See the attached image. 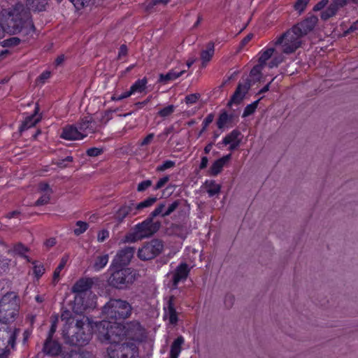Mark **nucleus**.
Instances as JSON below:
<instances>
[{
    "instance_id": "1",
    "label": "nucleus",
    "mask_w": 358,
    "mask_h": 358,
    "mask_svg": "<svg viewBox=\"0 0 358 358\" xmlns=\"http://www.w3.org/2000/svg\"><path fill=\"white\" fill-rule=\"evenodd\" d=\"M98 337L102 343H110L107 348L108 358H134L136 343L142 340L144 330L138 322L125 325L102 320L96 324Z\"/></svg>"
},
{
    "instance_id": "2",
    "label": "nucleus",
    "mask_w": 358,
    "mask_h": 358,
    "mask_svg": "<svg viewBox=\"0 0 358 358\" xmlns=\"http://www.w3.org/2000/svg\"><path fill=\"white\" fill-rule=\"evenodd\" d=\"M20 299L15 292L5 294L0 300V348L7 343L12 348L20 330L9 327L7 323L13 321L18 313Z\"/></svg>"
},
{
    "instance_id": "3",
    "label": "nucleus",
    "mask_w": 358,
    "mask_h": 358,
    "mask_svg": "<svg viewBox=\"0 0 358 358\" xmlns=\"http://www.w3.org/2000/svg\"><path fill=\"white\" fill-rule=\"evenodd\" d=\"M0 19L9 33H22L24 36H28L34 32V26L29 13L22 4L3 9L1 12Z\"/></svg>"
},
{
    "instance_id": "4",
    "label": "nucleus",
    "mask_w": 358,
    "mask_h": 358,
    "mask_svg": "<svg viewBox=\"0 0 358 358\" xmlns=\"http://www.w3.org/2000/svg\"><path fill=\"white\" fill-rule=\"evenodd\" d=\"M69 338V342L73 345H87L92 338V327L89 319L83 316L77 319L66 333Z\"/></svg>"
},
{
    "instance_id": "5",
    "label": "nucleus",
    "mask_w": 358,
    "mask_h": 358,
    "mask_svg": "<svg viewBox=\"0 0 358 358\" xmlns=\"http://www.w3.org/2000/svg\"><path fill=\"white\" fill-rule=\"evenodd\" d=\"M132 307L127 301L122 299H110L103 308V314L106 319L113 320L114 322L108 321L110 325L115 323L122 325L117 321L126 319L131 315ZM106 321V320H104Z\"/></svg>"
},
{
    "instance_id": "6",
    "label": "nucleus",
    "mask_w": 358,
    "mask_h": 358,
    "mask_svg": "<svg viewBox=\"0 0 358 358\" xmlns=\"http://www.w3.org/2000/svg\"><path fill=\"white\" fill-rule=\"evenodd\" d=\"M111 266V274L108 280V284L119 289H124L131 285L137 279V272L131 268H125L117 269Z\"/></svg>"
},
{
    "instance_id": "7",
    "label": "nucleus",
    "mask_w": 358,
    "mask_h": 358,
    "mask_svg": "<svg viewBox=\"0 0 358 358\" xmlns=\"http://www.w3.org/2000/svg\"><path fill=\"white\" fill-rule=\"evenodd\" d=\"M159 228V223L153 222L150 217L142 223L136 225L133 232L125 236V242L134 243L143 238L149 237L155 233Z\"/></svg>"
},
{
    "instance_id": "8",
    "label": "nucleus",
    "mask_w": 358,
    "mask_h": 358,
    "mask_svg": "<svg viewBox=\"0 0 358 358\" xmlns=\"http://www.w3.org/2000/svg\"><path fill=\"white\" fill-rule=\"evenodd\" d=\"M302 36L292 27L280 36L275 42V45L281 46L283 53L291 54L295 52L301 45Z\"/></svg>"
},
{
    "instance_id": "9",
    "label": "nucleus",
    "mask_w": 358,
    "mask_h": 358,
    "mask_svg": "<svg viewBox=\"0 0 358 358\" xmlns=\"http://www.w3.org/2000/svg\"><path fill=\"white\" fill-rule=\"evenodd\" d=\"M164 245L161 241L153 239L145 243L138 249V257L141 260H150L159 255L163 250Z\"/></svg>"
},
{
    "instance_id": "10",
    "label": "nucleus",
    "mask_w": 358,
    "mask_h": 358,
    "mask_svg": "<svg viewBox=\"0 0 358 358\" xmlns=\"http://www.w3.org/2000/svg\"><path fill=\"white\" fill-rule=\"evenodd\" d=\"M134 251L132 247H126L119 250L113 260V268L127 265L132 259Z\"/></svg>"
},
{
    "instance_id": "11",
    "label": "nucleus",
    "mask_w": 358,
    "mask_h": 358,
    "mask_svg": "<svg viewBox=\"0 0 358 358\" xmlns=\"http://www.w3.org/2000/svg\"><path fill=\"white\" fill-rule=\"evenodd\" d=\"M164 309V318L168 320L171 324H176L178 321V313L176 311L175 297L173 296H170Z\"/></svg>"
},
{
    "instance_id": "12",
    "label": "nucleus",
    "mask_w": 358,
    "mask_h": 358,
    "mask_svg": "<svg viewBox=\"0 0 358 358\" xmlns=\"http://www.w3.org/2000/svg\"><path fill=\"white\" fill-rule=\"evenodd\" d=\"M317 22V17L312 15L306 18L303 21L294 25L293 27L295 29L296 31L299 32V34L303 37V36L306 35L309 31L313 29Z\"/></svg>"
},
{
    "instance_id": "13",
    "label": "nucleus",
    "mask_w": 358,
    "mask_h": 358,
    "mask_svg": "<svg viewBox=\"0 0 358 358\" xmlns=\"http://www.w3.org/2000/svg\"><path fill=\"white\" fill-rule=\"evenodd\" d=\"M190 268L186 263L180 264L173 274V285L176 287L178 282L185 280L187 278Z\"/></svg>"
},
{
    "instance_id": "14",
    "label": "nucleus",
    "mask_w": 358,
    "mask_h": 358,
    "mask_svg": "<svg viewBox=\"0 0 358 358\" xmlns=\"http://www.w3.org/2000/svg\"><path fill=\"white\" fill-rule=\"evenodd\" d=\"M137 210L135 208V203L130 202L122 206L115 213V219L118 222H122L128 215H135Z\"/></svg>"
},
{
    "instance_id": "15",
    "label": "nucleus",
    "mask_w": 358,
    "mask_h": 358,
    "mask_svg": "<svg viewBox=\"0 0 358 358\" xmlns=\"http://www.w3.org/2000/svg\"><path fill=\"white\" fill-rule=\"evenodd\" d=\"M240 135L241 133L238 131L233 130L224 138L222 143L225 145H229V150H234L236 149L240 145Z\"/></svg>"
},
{
    "instance_id": "16",
    "label": "nucleus",
    "mask_w": 358,
    "mask_h": 358,
    "mask_svg": "<svg viewBox=\"0 0 358 358\" xmlns=\"http://www.w3.org/2000/svg\"><path fill=\"white\" fill-rule=\"evenodd\" d=\"M61 137L68 141H76L83 139L81 133L79 132L77 127L69 125L63 129Z\"/></svg>"
},
{
    "instance_id": "17",
    "label": "nucleus",
    "mask_w": 358,
    "mask_h": 358,
    "mask_svg": "<svg viewBox=\"0 0 358 358\" xmlns=\"http://www.w3.org/2000/svg\"><path fill=\"white\" fill-rule=\"evenodd\" d=\"M93 284L90 278H80L73 286L72 292L77 294H81L90 289Z\"/></svg>"
},
{
    "instance_id": "18",
    "label": "nucleus",
    "mask_w": 358,
    "mask_h": 358,
    "mask_svg": "<svg viewBox=\"0 0 358 358\" xmlns=\"http://www.w3.org/2000/svg\"><path fill=\"white\" fill-rule=\"evenodd\" d=\"M230 157L231 155H228L215 161L210 168L209 174L214 176L218 175L222 171L225 164L229 160Z\"/></svg>"
},
{
    "instance_id": "19",
    "label": "nucleus",
    "mask_w": 358,
    "mask_h": 358,
    "mask_svg": "<svg viewBox=\"0 0 358 358\" xmlns=\"http://www.w3.org/2000/svg\"><path fill=\"white\" fill-rule=\"evenodd\" d=\"M186 71L181 69L180 71L176 70V68L170 70L166 74H160L159 77V82L163 84H166L169 81L174 80L185 73Z\"/></svg>"
},
{
    "instance_id": "20",
    "label": "nucleus",
    "mask_w": 358,
    "mask_h": 358,
    "mask_svg": "<svg viewBox=\"0 0 358 358\" xmlns=\"http://www.w3.org/2000/svg\"><path fill=\"white\" fill-rule=\"evenodd\" d=\"M250 87V84L246 83L243 85L239 84L236 92L231 99V103H238L244 97Z\"/></svg>"
},
{
    "instance_id": "21",
    "label": "nucleus",
    "mask_w": 358,
    "mask_h": 358,
    "mask_svg": "<svg viewBox=\"0 0 358 358\" xmlns=\"http://www.w3.org/2000/svg\"><path fill=\"white\" fill-rule=\"evenodd\" d=\"M38 108L36 106L35 108V113L31 116H28L24 120L22 124L20 127V131H24L27 129L31 127H34L36 123H38L41 117L38 115Z\"/></svg>"
},
{
    "instance_id": "22",
    "label": "nucleus",
    "mask_w": 358,
    "mask_h": 358,
    "mask_svg": "<svg viewBox=\"0 0 358 358\" xmlns=\"http://www.w3.org/2000/svg\"><path fill=\"white\" fill-rule=\"evenodd\" d=\"M60 345L58 343L52 341V339H47L44 347L43 351L48 355H57L60 352Z\"/></svg>"
},
{
    "instance_id": "23",
    "label": "nucleus",
    "mask_w": 358,
    "mask_h": 358,
    "mask_svg": "<svg viewBox=\"0 0 358 358\" xmlns=\"http://www.w3.org/2000/svg\"><path fill=\"white\" fill-rule=\"evenodd\" d=\"M185 340L182 336L178 337L171 344L170 350V358H178L181 351L182 345Z\"/></svg>"
},
{
    "instance_id": "24",
    "label": "nucleus",
    "mask_w": 358,
    "mask_h": 358,
    "mask_svg": "<svg viewBox=\"0 0 358 358\" xmlns=\"http://www.w3.org/2000/svg\"><path fill=\"white\" fill-rule=\"evenodd\" d=\"M203 187L210 197L219 194L221 189V185L217 183L215 180H206L203 184Z\"/></svg>"
},
{
    "instance_id": "25",
    "label": "nucleus",
    "mask_w": 358,
    "mask_h": 358,
    "mask_svg": "<svg viewBox=\"0 0 358 358\" xmlns=\"http://www.w3.org/2000/svg\"><path fill=\"white\" fill-rule=\"evenodd\" d=\"M215 52V47L213 43H209L207 45L206 49L201 52V59L202 61V66L205 67L208 62L212 59Z\"/></svg>"
},
{
    "instance_id": "26",
    "label": "nucleus",
    "mask_w": 358,
    "mask_h": 358,
    "mask_svg": "<svg viewBox=\"0 0 358 358\" xmlns=\"http://www.w3.org/2000/svg\"><path fill=\"white\" fill-rule=\"evenodd\" d=\"M83 138L86 137L88 134H92L94 131V128L92 126V122L88 119L83 120L77 127Z\"/></svg>"
},
{
    "instance_id": "27",
    "label": "nucleus",
    "mask_w": 358,
    "mask_h": 358,
    "mask_svg": "<svg viewBox=\"0 0 358 358\" xmlns=\"http://www.w3.org/2000/svg\"><path fill=\"white\" fill-rule=\"evenodd\" d=\"M147 83L146 78L137 80L130 87L132 94L144 92L147 87Z\"/></svg>"
},
{
    "instance_id": "28",
    "label": "nucleus",
    "mask_w": 358,
    "mask_h": 358,
    "mask_svg": "<svg viewBox=\"0 0 358 358\" xmlns=\"http://www.w3.org/2000/svg\"><path fill=\"white\" fill-rule=\"evenodd\" d=\"M47 4L48 0H27V6L34 10H43Z\"/></svg>"
},
{
    "instance_id": "29",
    "label": "nucleus",
    "mask_w": 358,
    "mask_h": 358,
    "mask_svg": "<svg viewBox=\"0 0 358 358\" xmlns=\"http://www.w3.org/2000/svg\"><path fill=\"white\" fill-rule=\"evenodd\" d=\"M274 52V48H268L259 53V62L263 67L266 64V62L272 57Z\"/></svg>"
},
{
    "instance_id": "30",
    "label": "nucleus",
    "mask_w": 358,
    "mask_h": 358,
    "mask_svg": "<svg viewBox=\"0 0 358 358\" xmlns=\"http://www.w3.org/2000/svg\"><path fill=\"white\" fill-rule=\"evenodd\" d=\"M157 199L155 197H149L145 200L143 201L142 202H140L138 204H135V208L136 210H137V214L142 209L151 206L152 204L155 203Z\"/></svg>"
},
{
    "instance_id": "31",
    "label": "nucleus",
    "mask_w": 358,
    "mask_h": 358,
    "mask_svg": "<svg viewBox=\"0 0 358 358\" xmlns=\"http://www.w3.org/2000/svg\"><path fill=\"white\" fill-rule=\"evenodd\" d=\"M108 262V255L98 257L94 262V269L96 271L101 270L107 264Z\"/></svg>"
},
{
    "instance_id": "32",
    "label": "nucleus",
    "mask_w": 358,
    "mask_h": 358,
    "mask_svg": "<svg viewBox=\"0 0 358 358\" xmlns=\"http://www.w3.org/2000/svg\"><path fill=\"white\" fill-rule=\"evenodd\" d=\"M230 121L231 117L226 112H223L217 120V125L219 129H223Z\"/></svg>"
},
{
    "instance_id": "33",
    "label": "nucleus",
    "mask_w": 358,
    "mask_h": 358,
    "mask_svg": "<svg viewBox=\"0 0 358 358\" xmlns=\"http://www.w3.org/2000/svg\"><path fill=\"white\" fill-rule=\"evenodd\" d=\"M76 228L74 229L73 232L76 236L83 234L89 227L87 222L83 221H78L76 223Z\"/></svg>"
},
{
    "instance_id": "34",
    "label": "nucleus",
    "mask_w": 358,
    "mask_h": 358,
    "mask_svg": "<svg viewBox=\"0 0 358 358\" xmlns=\"http://www.w3.org/2000/svg\"><path fill=\"white\" fill-rule=\"evenodd\" d=\"M67 262V258L66 257H63L59 263V264L58 265V266L56 268V269L54 271V273H53V280L55 282H57L59 280V274H60V272L62 271V270L64 268Z\"/></svg>"
},
{
    "instance_id": "35",
    "label": "nucleus",
    "mask_w": 358,
    "mask_h": 358,
    "mask_svg": "<svg viewBox=\"0 0 358 358\" xmlns=\"http://www.w3.org/2000/svg\"><path fill=\"white\" fill-rule=\"evenodd\" d=\"M166 210V204L165 203H159L155 209L151 213L150 216L151 217H154L158 215H160L162 217L164 216V211Z\"/></svg>"
},
{
    "instance_id": "36",
    "label": "nucleus",
    "mask_w": 358,
    "mask_h": 358,
    "mask_svg": "<svg viewBox=\"0 0 358 358\" xmlns=\"http://www.w3.org/2000/svg\"><path fill=\"white\" fill-rule=\"evenodd\" d=\"M176 166V162L171 160H166L156 169L157 171L162 172L166 169H172Z\"/></svg>"
},
{
    "instance_id": "37",
    "label": "nucleus",
    "mask_w": 358,
    "mask_h": 358,
    "mask_svg": "<svg viewBox=\"0 0 358 358\" xmlns=\"http://www.w3.org/2000/svg\"><path fill=\"white\" fill-rule=\"evenodd\" d=\"M337 13V10L331 5L321 13L322 19L326 20L331 17L334 16Z\"/></svg>"
},
{
    "instance_id": "38",
    "label": "nucleus",
    "mask_w": 358,
    "mask_h": 358,
    "mask_svg": "<svg viewBox=\"0 0 358 358\" xmlns=\"http://www.w3.org/2000/svg\"><path fill=\"white\" fill-rule=\"evenodd\" d=\"M175 110V106L173 105H169L158 112V115L160 117H166L171 115Z\"/></svg>"
},
{
    "instance_id": "39",
    "label": "nucleus",
    "mask_w": 358,
    "mask_h": 358,
    "mask_svg": "<svg viewBox=\"0 0 358 358\" xmlns=\"http://www.w3.org/2000/svg\"><path fill=\"white\" fill-rule=\"evenodd\" d=\"M284 60L282 55H274L271 61L268 64L270 69L278 66Z\"/></svg>"
},
{
    "instance_id": "40",
    "label": "nucleus",
    "mask_w": 358,
    "mask_h": 358,
    "mask_svg": "<svg viewBox=\"0 0 358 358\" xmlns=\"http://www.w3.org/2000/svg\"><path fill=\"white\" fill-rule=\"evenodd\" d=\"M309 1L310 0H297L294 6V9L301 13L306 9Z\"/></svg>"
},
{
    "instance_id": "41",
    "label": "nucleus",
    "mask_w": 358,
    "mask_h": 358,
    "mask_svg": "<svg viewBox=\"0 0 358 358\" xmlns=\"http://www.w3.org/2000/svg\"><path fill=\"white\" fill-rule=\"evenodd\" d=\"M20 39L17 37H12L2 41L3 47H13L18 45Z\"/></svg>"
},
{
    "instance_id": "42",
    "label": "nucleus",
    "mask_w": 358,
    "mask_h": 358,
    "mask_svg": "<svg viewBox=\"0 0 358 358\" xmlns=\"http://www.w3.org/2000/svg\"><path fill=\"white\" fill-rule=\"evenodd\" d=\"M75 6L77 10L83 8L85 6H88L90 3V0H69Z\"/></svg>"
},
{
    "instance_id": "43",
    "label": "nucleus",
    "mask_w": 358,
    "mask_h": 358,
    "mask_svg": "<svg viewBox=\"0 0 358 358\" xmlns=\"http://www.w3.org/2000/svg\"><path fill=\"white\" fill-rule=\"evenodd\" d=\"M180 201H175L172 203L169 204V206L166 208V210L164 211V216L166 217L169 215H171L173 211L176 210V208L179 206Z\"/></svg>"
},
{
    "instance_id": "44",
    "label": "nucleus",
    "mask_w": 358,
    "mask_h": 358,
    "mask_svg": "<svg viewBox=\"0 0 358 358\" xmlns=\"http://www.w3.org/2000/svg\"><path fill=\"white\" fill-rule=\"evenodd\" d=\"M51 194L45 193L42 194L41 197L36 201V206H43L47 204L50 199Z\"/></svg>"
},
{
    "instance_id": "45",
    "label": "nucleus",
    "mask_w": 358,
    "mask_h": 358,
    "mask_svg": "<svg viewBox=\"0 0 358 358\" xmlns=\"http://www.w3.org/2000/svg\"><path fill=\"white\" fill-rule=\"evenodd\" d=\"M257 103H258V101H256L253 103L247 106L244 110L243 116L246 117V116H248V115L252 114L255 112V110L257 106Z\"/></svg>"
},
{
    "instance_id": "46",
    "label": "nucleus",
    "mask_w": 358,
    "mask_h": 358,
    "mask_svg": "<svg viewBox=\"0 0 358 358\" xmlns=\"http://www.w3.org/2000/svg\"><path fill=\"white\" fill-rule=\"evenodd\" d=\"M109 237V231L107 229H101L98 232L97 241L99 243L105 241Z\"/></svg>"
},
{
    "instance_id": "47",
    "label": "nucleus",
    "mask_w": 358,
    "mask_h": 358,
    "mask_svg": "<svg viewBox=\"0 0 358 358\" xmlns=\"http://www.w3.org/2000/svg\"><path fill=\"white\" fill-rule=\"evenodd\" d=\"M131 95H132V93H131V90H129V91H127L121 94H113V96L111 97V99L113 101H120L122 99H126V98L130 96Z\"/></svg>"
},
{
    "instance_id": "48",
    "label": "nucleus",
    "mask_w": 358,
    "mask_h": 358,
    "mask_svg": "<svg viewBox=\"0 0 358 358\" xmlns=\"http://www.w3.org/2000/svg\"><path fill=\"white\" fill-rule=\"evenodd\" d=\"M152 185V181L150 180H143L138 185L137 191L143 192Z\"/></svg>"
},
{
    "instance_id": "49",
    "label": "nucleus",
    "mask_w": 358,
    "mask_h": 358,
    "mask_svg": "<svg viewBox=\"0 0 358 358\" xmlns=\"http://www.w3.org/2000/svg\"><path fill=\"white\" fill-rule=\"evenodd\" d=\"M38 191L41 194H45V193H48V194H52V191L50 187V185L47 183H40L38 185Z\"/></svg>"
},
{
    "instance_id": "50",
    "label": "nucleus",
    "mask_w": 358,
    "mask_h": 358,
    "mask_svg": "<svg viewBox=\"0 0 358 358\" xmlns=\"http://www.w3.org/2000/svg\"><path fill=\"white\" fill-rule=\"evenodd\" d=\"M103 152V150L99 148H91L87 150V154L90 157H97Z\"/></svg>"
},
{
    "instance_id": "51",
    "label": "nucleus",
    "mask_w": 358,
    "mask_h": 358,
    "mask_svg": "<svg viewBox=\"0 0 358 358\" xmlns=\"http://www.w3.org/2000/svg\"><path fill=\"white\" fill-rule=\"evenodd\" d=\"M169 177L167 176L160 178L158 180V182H157V184L155 185L154 189L157 190V189H161L169 182Z\"/></svg>"
},
{
    "instance_id": "52",
    "label": "nucleus",
    "mask_w": 358,
    "mask_h": 358,
    "mask_svg": "<svg viewBox=\"0 0 358 358\" xmlns=\"http://www.w3.org/2000/svg\"><path fill=\"white\" fill-rule=\"evenodd\" d=\"M199 96H200L199 94H192L187 95L185 97V102L187 104H193L197 101Z\"/></svg>"
},
{
    "instance_id": "53",
    "label": "nucleus",
    "mask_w": 358,
    "mask_h": 358,
    "mask_svg": "<svg viewBox=\"0 0 358 358\" xmlns=\"http://www.w3.org/2000/svg\"><path fill=\"white\" fill-rule=\"evenodd\" d=\"M347 3V0H334V1L330 4L337 11L342 7H343Z\"/></svg>"
},
{
    "instance_id": "54",
    "label": "nucleus",
    "mask_w": 358,
    "mask_h": 358,
    "mask_svg": "<svg viewBox=\"0 0 358 358\" xmlns=\"http://www.w3.org/2000/svg\"><path fill=\"white\" fill-rule=\"evenodd\" d=\"M27 251V248H25L22 244L18 243L14 247V252L19 255H24Z\"/></svg>"
},
{
    "instance_id": "55",
    "label": "nucleus",
    "mask_w": 358,
    "mask_h": 358,
    "mask_svg": "<svg viewBox=\"0 0 358 358\" xmlns=\"http://www.w3.org/2000/svg\"><path fill=\"white\" fill-rule=\"evenodd\" d=\"M155 134L151 133L149 134L140 143L141 146H145L149 145L153 140Z\"/></svg>"
},
{
    "instance_id": "56",
    "label": "nucleus",
    "mask_w": 358,
    "mask_h": 358,
    "mask_svg": "<svg viewBox=\"0 0 358 358\" xmlns=\"http://www.w3.org/2000/svg\"><path fill=\"white\" fill-rule=\"evenodd\" d=\"M45 268L42 265H36L34 267V273L36 277H41L44 273Z\"/></svg>"
},
{
    "instance_id": "57",
    "label": "nucleus",
    "mask_w": 358,
    "mask_h": 358,
    "mask_svg": "<svg viewBox=\"0 0 358 358\" xmlns=\"http://www.w3.org/2000/svg\"><path fill=\"white\" fill-rule=\"evenodd\" d=\"M263 69V66H261L259 64L253 67V69L250 71L251 76L253 77H259V76L261 73V71Z\"/></svg>"
},
{
    "instance_id": "58",
    "label": "nucleus",
    "mask_w": 358,
    "mask_h": 358,
    "mask_svg": "<svg viewBox=\"0 0 358 358\" xmlns=\"http://www.w3.org/2000/svg\"><path fill=\"white\" fill-rule=\"evenodd\" d=\"M73 358H95L94 356L89 352H83L80 354H75Z\"/></svg>"
},
{
    "instance_id": "59",
    "label": "nucleus",
    "mask_w": 358,
    "mask_h": 358,
    "mask_svg": "<svg viewBox=\"0 0 358 358\" xmlns=\"http://www.w3.org/2000/svg\"><path fill=\"white\" fill-rule=\"evenodd\" d=\"M328 3L327 0H322L314 6V10L318 11L324 8Z\"/></svg>"
},
{
    "instance_id": "60",
    "label": "nucleus",
    "mask_w": 358,
    "mask_h": 358,
    "mask_svg": "<svg viewBox=\"0 0 358 358\" xmlns=\"http://www.w3.org/2000/svg\"><path fill=\"white\" fill-rule=\"evenodd\" d=\"M213 115L212 114H209L203 122V127L202 130L204 131L207 127L213 122Z\"/></svg>"
},
{
    "instance_id": "61",
    "label": "nucleus",
    "mask_w": 358,
    "mask_h": 358,
    "mask_svg": "<svg viewBox=\"0 0 358 358\" xmlns=\"http://www.w3.org/2000/svg\"><path fill=\"white\" fill-rule=\"evenodd\" d=\"M57 329V320L52 322L47 339H52V337Z\"/></svg>"
},
{
    "instance_id": "62",
    "label": "nucleus",
    "mask_w": 358,
    "mask_h": 358,
    "mask_svg": "<svg viewBox=\"0 0 358 358\" xmlns=\"http://www.w3.org/2000/svg\"><path fill=\"white\" fill-rule=\"evenodd\" d=\"M208 157L204 156L201 158V164L199 165V168L200 169H205L207 165H208Z\"/></svg>"
},
{
    "instance_id": "63",
    "label": "nucleus",
    "mask_w": 358,
    "mask_h": 358,
    "mask_svg": "<svg viewBox=\"0 0 358 358\" xmlns=\"http://www.w3.org/2000/svg\"><path fill=\"white\" fill-rule=\"evenodd\" d=\"M357 30H358V20L350 26V27L346 31V33H351Z\"/></svg>"
},
{
    "instance_id": "64",
    "label": "nucleus",
    "mask_w": 358,
    "mask_h": 358,
    "mask_svg": "<svg viewBox=\"0 0 358 358\" xmlns=\"http://www.w3.org/2000/svg\"><path fill=\"white\" fill-rule=\"evenodd\" d=\"M253 37V34H248V36H246L241 41V44L243 45H245V44H247Z\"/></svg>"
}]
</instances>
